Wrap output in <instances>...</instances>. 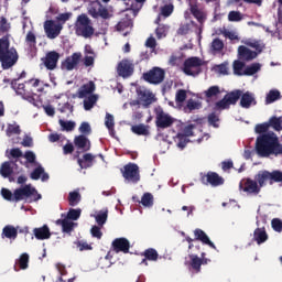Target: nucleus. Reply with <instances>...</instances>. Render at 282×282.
I'll return each instance as SVG.
<instances>
[{
  "label": "nucleus",
  "mask_w": 282,
  "mask_h": 282,
  "mask_svg": "<svg viewBox=\"0 0 282 282\" xmlns=\"http://www.w3.org/2000/svg\"><path fill=\"white\" fill-rule=\"evenodd\" d=\"M210 52L212 54H221L224 52V41L219 37H216L210 43Z\"/></svg>",
  "instance_id": "f704fd0d"
},
{
  "label": "nucleus",
  "mask_w": 282,
  "mask_h": 282,
  "mask_svg": "<svg viewBox=\"0 0 282 282\" xmlns=\"http://www.w3.org/2000/svg\"><path fill=\"white\" fill-rule=\"evenodd\" d=\"M243 19V15H241V12L239 11H230L228 13V21L235 23V22H239Z\"/></svg>",
  "instance_id": "0e129e2a"
},
{
  "label": "nucleus",
  "mask_w": 282,
  "mask_h": 282,
  "mask_svg": "<svg viewBox=\"0 0 282 282\" xmlns=\"http://www.w3.org/2000/svg\"><path fill=\"white\" fill-rule=\"evenodd\" d=\"M80 213H83L80 208H70L65 218L72 221H77V219H80Z\"/></svg>",
  "instance_id": "8fccbe9b"
},
{
  "label": "nucleus",
  "mask_w": 282,
  "mask_h": 282,
  "mask_svg": "<svg viewBox=\"0 0 282 282\" xmlns=\"http://www.w3.org/2000/svg\"><path fill=\"white\" fill-rule=\"evenodd\" d=\"M219 86H210L207 90H205V98L207 102H210V98L219 96Z\"/></svg>",
  "instance_id": "a18cd8bd"
},
{
  "label": "nucleus",
  "mask_w": 282,
  "mask_h": 282,
  "mask_svg": "<svg viewBox=\"0 0 282 282\" xmlns=\"http://www.w3.org/2000/svg\"><path fill=\"white\" fill-rule=\"evenodd\" d=\"M56 225L62 226V232H66L67 235H70L74 230V227L78 226V224L69 220L68 218L57 219Z\"/></svg>",
  "instance_id": "c85d7f7f"
},
{
  "label": "nucleus",
  "mask_w": 282,
  "mask_h": 282,
  "mask_svg": "<svg viewBox=\"0 0 282 282\" xmlns=\"http://www.w3.org/2000/svg\"><path fill=\"white\" fill-rule=\"evenodd\" d=\"M197 109H202V102L195 101V99H188L185 107V111L187 113H191L192 111H195Z\"/></svg>",
  "instance_id": "c03bdc74"
},
{
  "label": "nucleus",
  "mask_w": 282,
  "mask_h": 282,
  "mask_svg": "<svg viewBox=\"0 0 282 282\" xmlns=\"http://www.w3.org/2000/svg\"><path fill=\"white\" fill-rule=\"evenodd\" d=\"M239 188L247 195H259L261 193V186L257 180L252 178H242L239 183Z\"/></svg>",
  "instance_id": "9b49d317"
},
{
  "label": "nucleus",
  "mask_w": 282,
  "mask_h": 282,
  "mask_svg": "<svg viewBox=\"0 0 282 282\" xmlns=\"http://www.w3.org/2000/svg\"><path fill=\"white\" fill-rule=\"evenodd\" d=\"M271 226L275 232H282V220L279 218H273Z\"/></svg>",
  "instance_id": "774afa93"
},
{
  "label": "nucleus",
  "mask_w": 282,
  "mask_h": 282,
  "mask_svg": "<svg viewBox=\"0 0 282 282\" xmlns=\"http://www.w3.org/2000/svg\"><path fill=\"white\" fill-rule=\"evenodd\" d=\"M33 232H34L35 239H39L40 241L50 239V237H52V234L50 232V227H47V225H44L43 227H40V228H34Z\"/></svg>",
  "instance_id": "c756f323"
},
{
  "label": "nucleus",
  "mask_w": 282,
  "mask_h": 282,
  "mask_svg": "<svg viewBox=\"0 0 282 282\" xmlns=\"http://www.w3.org/2000/svg\"><path fill=\"white\" fill-rule=\"evenodd\" d=\"M41 194L31 184L14 189V202H39Z\"/></svg>",
  "instance_id": "423d86ee"
},
{
  "label": "nucleus",
  "mask_w": 282,
  "mask_h": 282,
  "mask_svg": "<svg viewBox=\"0 0 282 282\" xmlns=\"http://www.w3.org/2000/svg\"><path fill=\"white\" fill-rule=\"evenodd\" d=\"M253 239L257 241L258 246H261V243L268 241V234L263 229L257 228L253 232Z\"/></svg>",
  "instance_id": "72a5a7b5"
},
{
  "label": "nucleus",
  "mask_w": 282,
  "mask_h": 282,
  "mask_svg": "<svg viewBox=\"0 0 282 282\" xmlns=\"http://www.w3.org/2000/svg\"><path fill=\"white\" fill-rule=\"evenodd\" d=\"M257 56H259V53H257V51H252L245 45H240L238 47V57L240 61H246L248 63L250 61H254Z\"/></svg>",
  "instance_id": "412c9836"
},
{
  "label": "nucleus",
  "mask_w": 282,
  "mask_h": 282,
  "mask_svg": "<svg viewBox=\"0 0 282 282\" xmlns=\"http://www.w3.org/2000/svg\"><path fill=\"white\" fill-rule=\"evenodd\" d=\"M256 151L260 158L282 155V144L274 132L260 134L256 140Z\"/></svg>",
  "instance_id": "f257e3e1"
},
{
  "label": "nucleus",
  "mask_w": 282,
  "mask_h": 282,
  "mask_svg": "<svg viewBox=\"0 0 282 282\" xmlns=\"http://www.w3.org/2000/svg\"><path fill=\"white\" fill-rule=\"evenodd\" d=\"M80 193H78L77 191L74 192H69L68 194V204L69 206H78V204H80Z\"/></svg>",
  "instance_id": "37998d69"
},
{
  "label": "nucleus",
  "mask_w": 282,
  "mask_h": 282,
  "mask_svg": "<svg viewBox=\"0 0 282 282\" xmlns=\"http://www.w3.org/2000/svg\"><path fill=\"white\" fill-rule=\"evenodd\" d=\"M191 262L189 265L194 272L199 273L202 272V259L195 253V251H189L188 254Z\"/></svg>",
  "instance_id": "2f4dec72"
},
{
  "label": "nucleus",
  "mask_w": 282,
  "mask_h": 282,
  "mask_svg": "<svg viewBox=\"0 0 282 282\" xmlns=\"http://www.w3.org/2000/svg\"><path fill=\"white\" fill-rule=\"evenodd\" d=\"M74 30L76 36H83V39H91L96 32V29H94V23H91V19H89V17H87L85 13L77 17Z\"/></svg>",
  "instance_id": "20e7f679"
},
{
  "label": "nucleus",
  "mask_w": 282,
  "mask_h": 282,
  "mask_svg": "<svg viewBox=\"0 0 282 282\" xmlns=\"http://www.w3.org/2000/svg\"><path fill=\"white\" fill-rule=\"evenodd\" d=\"M256 182L263 188V186H272V184L281 183L282 182V172L279 170H273L272 172L268 170L259 171L254 176Z\"/></svg>",
  "instance_id": "39448f33"
},
{
  "label": "nucleus",
  "mask_w": 282,
  "mask_h": 282,
  "mask_svg": "<svg viewBox=\"0 0 282 282\" xmlns=\"http://www.w3.org/2000/svg\"><path fill=\"white\" fill-rule=\"evenodd\" d=\"M58 124L61 126L62 131H74V129H76V122L74 121H65L59 119Z\"/></svg>",
  "instance_id": "09e8293b"
},
{
  "label": "nucleus",
  "mask_w": 282,
  "mask_h": 282,
  "mask_svg": "<svg viewBox=\"0 0 282 282\" xmlns=\"http://www.w3.org/2000/svg\"><path fill=\"white\" fill-rule=\"evenodd\" d=\"M207 122L208 124H210V127H214L215 129H219V116H217V113L212 112L208 115L207 117Z\"/></svg>",
  "instance_id": "6e6d98bb"
},
{
  "label": "nucleus",
  "mask_w": 282,
  "mask_h": 282,
  "mask_svg": "<svg viewBox=\"0 0 282 282\" xmlns=\"http://www.w3.org/2000/svg\"><path fill=\"white\" fill-rule=\"evenodd\" d=\"M214 109H216L217 111H224V109H230V105L228 104V100L226 99V97L217 101L215 104Z\"/></svg>",
  "instance_id": "052dcab7"
},
{
  "label": "nucleus",
  "mask_w": 282,
  "mask_h": 282,
  "mask_svg": "<svg viewBox=\"0 0 282 282\" xmlns=\"http://www.w3.org/2000/svg\"><path fill=\"white\" fill-rule=\"evenodd\" d=\"M79 156L80 152L77 151V154L74 158H77V164H79L80 169H91V166H94V160H96V156H94L91 153L84 154L83 159Z\"/></svg>",
  "instance_id": "4be33fe9"
},
{
  "label": "nucleus",
  "mask_w": 282,
  "mask_h": 282,
  "mask_svg": "<svg viewBox=\"0 0 282 282\" xmlns=\"http://www.w3.org/2000/svg\"><path fill=\"white\" fill-rule=\"evenodd\" d=\"M122 177L128 184H138L140 182V166L135 163H128L121 169Z\"/></svg>",
  "instance_id": "6e6552de"
},
{
  "label": "nucleus",
  "mask_w": 282,
  "mask_h": 282,
  "mask_svg": "<svg viewBox=\"0 0 282 282\" xmlns=\"http://www.w3.org/2000/svg\"><path fill=\"white\" fill-rule=\"evenodd\" d=\"M251 105H257V99H254V95L250 91H241L240 107H242V109H250Z\"/></svg>",
  "instance_id": "a878e982"
},
{
  "label": "nucleus",
  "mask_w": 282,
  "mask_h": 282,
  "mask_svg": "<svg viewBox=\"0 0 282 282\" xmlns=\"http://www.w3.org/2000/svg\"><path fill=\"white\" fill-rule=\"evenodd\" d=\"M21 127L19 124H9L7 128V135H20Z\"/></svg>",
  "instance_id": "e2e57ef3"
},
{
  "label": "nucleus",
  "mask_w": 282,
  "mask_h": 282,
  "mask_svg": "<svg viewBox=\"0 0 282 282\" xmlns=\"http://www.w3.org/2000/svg\"><path fill=\"white\" fill-rule=\"evenodd\" d=\"M141 204L145 208H151L153 206V194L151 193H144L141 197Z\"/></svg>",
  "instance_id": "603ef678"
},
{
  "label": "nucleus",
  "mask_w": 282,
  "mask_h": 282,
  "mask_svg": "<svg viewBox=\"0 0 282 282\" xmlns=\"http://www.w3.org/2000/svg\"><path fill=\"white\" fill-rule=\"evenodd\" d=\"M25 43H26V45H29L31 48H32V47H36V35L34 34V32L29 31V32L26 33Z\"/></svg>",
  "instance_id": "4d7b16f0"
},
{
  "label": "nucleus",
  "mask_w": 282,
  "mask_h": 282,
  "mask_svg": "<svg viewBox=\"0 0 282 282\" xmlns=\"http://www.w3.org/2000/svg\"><path fill=\"white\" fill-rule=\"evenodd\" d=\"M194 237L195 241H202L205 246H209V248H213V250H217V247L210 241V238L208 235H206V231L202 230L200 228H196L194 230Z\"/></svg>",
  "instance_id": "5701e85b"
},
{
  "label": "nucleus",
  "mask_w": 282,
  "mask_h": 282,
  "mask_svg": "<svg viewBox=\"0 0 282 282\" xmlns=\"http://www.w3.org/2000/svg\"><path fill=\"white\" fill-rule=\"evenodd\" d=\"M19 63V51L10 45V34L0 37V65L3 70L12 69Z\"/></svg>",
  "instance_id": "f03ea898"
},
{
  "label": "nucleus",
  "mask_w": 282,
  "mask_h": 282,
  "mask_svg": "<svg viewBox=\"0 0 282 282\" xmlns=\"http://www.w3.org/2000/svg\"><path fill=\"white\" fill-rule=\"evenodd\" d=\"M59 58H61V54H58V52L50 51L48 53H46L45 57L42 58V61L44 63V67H46V69H50L52 72L56 69Z\"/></svg>",
  "instance_id": "f3484780"
},
{
  "label": "nucleus",
  "mask_w": 282,
  "mask_h": 282,
  "mask_svg": "<svg viewBox=\"0 0 282 282\" xmlns=\"http://www.w3.org/2000/svg\"><path fill=\"white\" fill-rule=\"evenodd\" d=\"M200 182L205 184V186L209 184L210 186L217 187L223 186L224 177L219 176L216 172H207V174H202Z\"/></svg>",
  "instance_id": "ddd939ff"
},
{
  "label": "nucleus",
  "mask_w": 282,
  "mask_h": 282,
  "mask_svg": "<svg viewBox=\"0 0 282 282\" xmlns=\"http://www.w3.org/2000/svg\"><path fill=\"white\" fill-rule=\"evenodd\" d=\"M133 62L129 59H122L117 66L118 75L121 76V78H129V76H133Z\"/></svg>",
  "instance_id": "2eb2a0df"
},
{
  "label": "nucleus",
  "mask_w": 282,
  "mask_h": 282,
  "mask_svg": "<svg viewBox=\"0 0 282 282\" xmlns=\"http://www.w3.org/2000/svg\"><path fill=\"white\" fill-rule=\"evenodd\" d=\"M155 124L158 129H169L173 127L175 123V118L171 117V115L164 112L162 107L155 108Z\"/></svg>",
  "instance_id": "1a4fd4ad"
},
{
  "label": "nucleus",
  "mask_w": 282,
  "mask_h": 282,
  "mask_svg": "<svg viewBox=\"0 0 282 282\" xmlns=\"http://www.w3.org/2000/svg\"><path fill=\"white\" fill-rule=\"evenodd\" d=\"M243 67H246V63L241 61L234 62V74L236 76H243Z\"/></svg>",
  "instance_id": "864d4df0"
},
{
  "label": "nucleus",
  "mask_w": 282,
  "mask_h": 282,
  "mask_svg": "<svg viewBox=\"0 0 282 282\" xmlns=\"http://www.w3.org/2000/svg\"><path fill=\"white\" fill-rule=\"evenodd\" d=\"M56 269L58 270V272L61 274L58 281H61V282H74L76 280V278H69L67 281L63 279V276H65L67 274V269L65 268L64 264L57 263Z\"/></svg>",
  "instance_id": "3c124183"
},
{
  "label": "nucleus",
  "mask_w": 282,
  "mask_h": 282,
  "mask_svg": "<svg viewBox=\"0 0 282 282\" xmlns=\"http://www.w3.org/2000/svg\"><path fill=\"white\" fill-rule=\"evenodd\" d=\"M174 140H175L176 147H178V149H185L186 144H188V142H189L188 137L183 135L182 133H177Z\"/></svg>",
  "instance_id": "de8ad7c7"
},
{
  "label": "nucleus",
  "mask_w": 282,
  "mask_h": 282,
  "mask_svg": "<svg viewBox=\"0 0 282 282\" xmlns=\"http://www.w3.org/2000/svg\"><path fill=\"white\" fill-rule=\"evenodd\" d=\"M14 173V169L12 167V164L10 161L3 162L0 167V175L2 177H10Z\"/></svg>",
  "instance_id": "e433bc0d"
},
{
  "label": "nucleus",
  "mask_w": 282,
  "mask_h": 282,
  "mask_svg": "<svg viewBox=\"0 0 282 282\" xmlns=\"http://www.w3.org/2000/svg\"><path fill=\"white\" fill-rule=\"evenodd\" d=\"M63 26L61 24H55L53 20H48L44 23V32L47 39H56L61 34Z\"/></svg>",
  "instance_id": "6ab92c4d"
},
{
  "label": "nucleus",
  "mask_w": 282,
  "mask_h": 282,
  "mask_svg": "<svg viewBox=\"0 0 282 282\" xmlns=\"http://www.w3.org/2000/svg\"><path fill=\"white\" fill-rule=\"evenodd\" d=\"M259 69H261V64L253 63L250 66L246 67V69L243 70V76H254V74H257Z\"/></svg>",
  "instance_id": "49530a36"
},
{
  "label": "nucleus",
  "mask_w": 282,
  "mask_h": 282,
  "mask_svg": "<svg viewBox=\"0 0 282 282\" xmlns=\"http://www.w3.org/2000/svg\"><path fill=\"white\" fill-rule=\"evenodd\" d=\"M173 10H175V7L173 4H165L161 7V15L166 19L173 14Z\"/></svg>",
  "instance_id": "bf43d9fd"
},
{
  "label": "nucleus",
  "mask_w": 282,
  "mask_h": 282,
  "mask_svg": "<svg viewBox=\"0 0 282 282\" xmlns=\"http://www.w3.org/2000/svg\"><path fill=\"white\" fill-rule=\"evenodd\" d=\"M166 76V72L160 67H153L147 73H143L142 78L145 83L150 85H160L164 83V78Z\"/></svg>",
  "instance_id": "9d476101"
},
{
  "label": "nucleus",
  "mask_w": 282,
  "mask_h": 282,
  "mask_svg": "<svg viewBox=\"0 0 282 282\" xmlns=\"http://www.w3.org/2000/svg\"><path fill=\"white\" fill-rule=\"evenodd\" d=\"M1 195L7 202H14V192L12 194V192L8 188L3 187L1 189Z\"/></svg>",
  "instance_id": "338daca9"
},
{
  "label": "nucleus",
  "mask_w": 282,
  "mask_h": 282,
  "mask_svg": "<svg viewBox=\"0 0 282 282\" xmlns=\"http://www.w3.org/2000/svg\"><path fill=\"white\" fill-rule=\"evenodd\" d=\"M129 28H133V22L131 21V19L128 18L121 19L116 25L117 32H124V30Z\"/></svg>",
  "instance_id": "58836bf2"
},
{
  "label": "nucleus",
  "mask_w": 282,
  "mask_h": 282,
  "mask_svg": "<svg viewBox=\"0 0 282 282\" xmlns=\"http://www.w3.org/2000/svg\"><path fill=\"white\" fill-rule=\"evenodd\" d=\"M95 91L96 84L93 80H90L87 84L80 86V88L77 91V96L78 98H87V96H93L91 94H94Z\"/></svg>",
  "instance_id": "393cba45"
},
{
  "label": "nucleus",
  "mask_w": 282,
  "mask_h": 282,
  "mask_svg": "<svg viewBox=\"0 0 282 282\" xmlns=\"http://www.w3.org/2000/svg\"><path fill=\"white\" fill-rule=\"evenodd\" d=\"M137 95L143 107H150V105H153V102H155V95H153V93H151V90L147 88H137Z\"/></svg>",
  "instance_id": "4468645a"
},
{
  "label": "nucleus",
  "mask_w": 282,
  "mask_h": 282,
  "mask_svg": "<svg viewBox=\"0 0 282 282\" xmlns=\"http://www.w3.org/2000/svg\"><path fill=\"white\" fill-rule=\"evenodd\" d=\"M96 102H98V95H89L88 98L84 100V109L90 111V109H94Z\"/></svg>",
  "instance_id": "a19ab883"
},
{
  "label": "nucleus",
  "mask_w": 282,
  "mask_h": 282,
  "mask_svg": "<svg viewBox=\"0 0 282 282\" xmlns=\"http://www.w3.org/2000/svg\"><path fill=\"white\" fill-rule=\"evenodd\" d=\"M239 98H241V90L239 89L225 95V99H227L229 107L230 105H237V102L239 101Z\"/></svg>",
  "instance_id": "c9c22d12"
},
{
  "label": "nucleus",
  "mask_w": 282,
  "mask_h": 282,
  "mask_svg": "<svg viewBox=\"0 0 282 282\" xmlns=\"http://www.w3.org/2000/svg\"><path fill=\"white\" fill-rule=\"evenodd\" d=\"M141 257H144L141 261V265H149V261H158V259H160V253L153 248H148L141 253Z\"/></svg>",
  "instance_id": "b1692460"
},
{
  "label": "nucleus",
  "mask_w": 282,
  "mask_h": 282,
  "mask_svg": "<svg viewBox=\"0 0 282 282\" xmlns=\"http://www.w3.org/2000/svg\"><path fill=\"white\" fill-rule=\"evenodd\" d=\"M108 217H109V209L99 210L97 213V215H95V221H96L97 226L102 228V226H105V224H107Z\"/></svg>",
  "instance_id": "473e14b6"
},
{
  "label": "nucleus",
  "mask_w": 282,
  "mask_h": 282,
  "mask_svg": "<svg viewBox=\"0 0 282 282\" xmlns=\"http://www.w3.org/2000/svg\"><path fill=\"white\" fill-rule=\"evenodd\" d=\"M189 12L196 19L198 23H200L199 32H204V24L206 23V19H208V14L204 9H200L197 3H189Z\"/></svg>",
  "instance_id": "f8f14e48"
},
{
  "label": "nucleus",
  "mask_w": 282,
  "mask_h": 282,
  "mask_svg": "<svg viewBox=\"0 0 282 282\" xmlns=\"http://www.w3.org/2000/svg\"><path fill=\"white\" fill-rule=\"evenodd\" d=\"M1 237L2 239H17V237H19V227L15 228L12 225L4 226L2 229Z\"/></svg>",
  "instance_id": "bb28decb"
},
{
  "label": "nucleus",
  "mask_w": 282,
  "mask_h": 282,
  "mask_svg": "<svg viewBox=\"0 0 282 282\" xmlns=\"http://www.w3.org/2000/svg\"><path fill=\"white\" fill-rule=\"evenodd\" d=\"M83 54L80 53H73L72 56H68L65 58L64 62H62V69H65L66 72H72V69H75L76 66L80 63Z\"/></svg>",
  "instance_id": "a211bd4d"
},
{
  "label": "nucleus",
  "mask_w": 282,
  "mask_h": 282,
  "mask_svg": "<svg viewBox=\"0 0 282 282\" xmlns=\"http://www.w3.org/2000/svg\"><path fill=\"white\" fill-rule=\"evenodd\" d=\"M281 98V93L279 90H270L267 95V104L271 105V102H275V100H279Z\"/></svg>",
  "instance_id": "5fc2aeb1"
},
{
  "label": "nucleus",
  "mask_w": 282,
  "mask_h": 282,
  "mask_svg": "<svg viewBox=\"0 0 282 282\" xmlns=\"http://www.w3.org/2000/svg\"><path fill=\"white\" fill-rule=\"evenodd\" d=\"M39 85H41V80L34 78L29 79L23 84H19V79L11 80V88L14 89L15 94L33 105H36L34 104V96H36V93L34 91Z\"/></svg>",
  "instance_id": "7ed1b4c3"
},
{
  "label": "nucleus",
  "mask_w": 282,
  "mask_h": 282,
  "mask_svg": "<svg viewBox=\"0 0 282 282\" xmlns=\"http://www.w3.org/2000/svg\"><path fill=\"white\" fill-rule=\"evenodd\" d=\"M132 133H135V135H149V126H145L144 123L135 124L131 127Z\"/></svg>",
  "instance_id": "4c0bfd02"
},
{
  "label": "nucleus",
  "mask_w": 282,
  "mask_h": 282,
  "mask_svg": "<svg viewBox=\"0 0 282 282\" xmlns=\"http://www.w3.org/2000/svg\"><path fill=\"white\" fill-rule=\"evenodd\" d=\"M105 124L107 127V129L110 131V133H113V127H115V122H113V115L111 113H106V120H105Z\"/></svg>",
  "instance_id": "69168bd1"
},
{
  "label": "nucleus",
  "mask_w": 282,
  "mask_h": 282,
  "mask_svg": "<svg viewBox=\"0 0 282 282\" xmlns=\"http://www.w3.org/2000/svg\"><path fill=\"white\" fill-rule=\"evenodd\" d=\"M111 248H112L113 252H116L117 254L119 252H123V254H128V252L131 248V242H129V239H127V238H116L111 242Z\"/></svg>",
  "instance_id": "dca6fc26"
},
{
  "label": "nucleus",
  "mask_w": 282,
  "mask_h": 282,
  "mask_svg": "<svg viewBox=\"0 0 282 282\" xmlns=\"http://www.w3.org/2000/svg\"><path fill=\"white\" fill-rule=\"evenodd\" d=\"M30 267V254L22 253L19 259L15 260L14 271L19 272V270H28Z\"/></svg>",
  "instance_id": "cd10ccee"
},
{
  "label": "nucleus",
  "mask_w": 282,
  "mask_h": 282,
  "mask_svg": "<svg viewBox=\"0 0 282 282\" xmlns=\"http://www.w3.org/2000/svg\"><path fill=\"white\" fill-rule=\"evenodd\" d=\"M75 148L82 153H87L91 149V141L85 134H79L74 139Z\"/></svg>",
  "instance_id": "aec40b11"
},
{
  "label": "nucleus",
  "mask_w": 282,
  "mask_h": 282,
  "mask_svg": "<svg viewBox=\"0 0 282 282\" xmlns=\"http://www.w3.org/2000/svg\"><path fill=\"white\" fill-rule=\"evenodd\" d=\"M10 22H8V19L6 17H0V32L1 34H6L10 32Z\"/></svg>",
  "instance_id": "13d9d810"
},
{
  "label": "nucleus",
  "mask_w": 282,
  "mask_h": 282,
  "mask_svg": "<svg viewBox=\"0 0 282 282\" xmlns=\"http://www.w3.org/2000/svg\"><path fill=\"white\" fill-rule=\"evenodd\" d=\"M246 45L248 47H252L253 50H256L257 54H261V52H263V50H265V44H263L261 41H247Z\"/></svg>",
  "instance_id": "ea45409f"
},
{
  "label": "nucleus",
  "mask_w": 282,
  "mask_h": 282,
  "mask_svg": "<svg viewBox=\"0 0 282 282\" xmlns=\"http://www.w3.org/2000/svg\"><path fill=\"white\" fill-rule=\"evenodd\" d=\"M167 32L169 26H166L165 24H159V26L155 29V34L158 39H164Z\"/></svg>",
  "instance_id": "680f3d73"
},
{
  "label": "nucleus",
  "mask_w": 282,
  "mask_h": 282,
  "mask_svg": "<svg viewBox=\"0 0 282 282\" xmlns=\"http://www.w3.org/2000/svg\"><path fill=\"white\" fill-rule=\"evenodd\" d=\"M31 180H42L43 182H47L50 180V174L45 172V169L43 166L39 165L33 170V172L30 175Z\"/></svg>",
  "instance_id": "7c9ffc66"
},
{
  "label": "nucleus",
  "mask_w": 282,
  "mask_h": 282,
  "mask_svg": "<svg viewBox=\"0 0 282 282\" xmlns=\"http://www.w3.org/2000/svg\"><path fill=\"white\" fill-rule=\"evenodd\" d=\"M204 61L199 57H188L183 64V72L186 76H199Z\"/></svg>",
  "instance_id": "0eeeda50"
},
{
  "label": "nucleus",
  "mask_w": 282,
  "mask_h": 282,
  "mask_svg": "<svg viewBox=\"0 0 282 282\" xmlns=\"http://www.w3.org/2000/svg\"><path fill=\"white\" fill-rule=\"evenodd\" d=\"M268 124L269 128L272 127L274 131H282V117H271Z\"/></svg>",
  "instance_id": "79ce46f5"
}]
</instances>
